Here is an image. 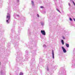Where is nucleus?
Returning a JSON list of instances; mask_svg holds the SVG:
<instances>
[{"label":"nucleus","instance_id":"nucleus-1","mask_svg":"<svg viewBox=\"0 0 75 75\" xmlns=\"http://www.w3.org/2000/svg\"><path fill=\"white\" fill-rule=\"evenodd\" d=\"M10 13H8L7 15L6 16V22L8 24L9 23L8 20H10Z\"/></svg>","mask_w":75,"mask_h":75},{"label":"nucleus","instance_id":"nucleus-2","mask_svg":"<svg viewBox=\"0 0 75 75\" xmlns=\"http://www.w3.org/2000/svg\"><path fill=\"white\" fill-rule=\"evenodd\" d=\"M41 33L43 35H45V32L44 30H41Z\"/></svg>","mask_w":75,"mask_h":75},{"label":"nucleus","instance_id":"nucleus-3","mask_svg":"<svg viewBox=\"0 0 75 75\" xmlns=\"http://www.w3.org/2000/svg\"><path fill=\"white\" fill-rule=\"evenodd\" d=\"M62 48L64 52V53L67 52V50H66L64 47H62Z\"/></svg>","mask_w":75,"mask_h":75},{"label":"nucleus","instance_id":"nucleus-4","mask_svg":"<svg viewBox=\"0 0 75 75\" xmlns=\"http://www.w3.org/2000/svg\"><path fill=\"white\" fill-rule=\"evenodd\" d=\"M52 57L53 59H54V50H52Z\"/></svg>","mask_w":75,"mask_h":75},{"label":"nucleus","instance_id":"nucleus-5","mask_svg":"<svg viewBox=\"0 0 75 75\" xmlns=\"http://www.w3.org/2000/svg\"><path fill=\"white\" fill-rule=\"evenodd\" d=\"M61 42L62 44V45H64V41L63 40H62Z\"/></svg>","mask_w":75,"mask_h":75},{"label":"nucleus","instance_id":"nucleus-6","mask_svg":"<svg viewBox=\"0 0 75 75\" xmlns=\"http://www.w3.org/2000/svg\"><path fill=\"white\" fill-rule=\"evenodd\" d=\"M41 24L42 25V26L44 25V23L43 22H41Z\"/></svg>","mask_w":75,"mask_h":75},{"label":"nucleus","instance_id":"nucleus-7","mask_svg":"<svg viewBox=\"0 0 75 75\" xmlns=\"http://www.w3.org/2000/svg\"><path fill=\"white\" fill-rule=\"evenodd\" d=\"M66 45L67 47L68 48L69 47V44H67V43H66Z\"/></svg>","mask_w":75,"mask_h":75},{"label":"nucleus","instance_id":"nucleus-8","mask_svg":"<svg viewBox=\"0 0 75 75\" xmlns=\"http://www.w3.org/2000/svg\"><path fill=\"white\" fill-rule=\"evenodd\" d=\"M32 6H34V1H32Z\"/></svg>","mask_w":75,"mask_h":75},{"label":"nucleus","instance_id":"nucleus-9","mask_svg":"<svg viewBox=\"0 0 75 75\" xmlns=\"http://www.w3.org/2000/svg\"><path fill=\"white\" fill-rule=\"evenodd\" d=\"M43 47H45V48H46V47H47V46L45 45H43Z\"/></svg>","mask_w":75,"mask_h":75},{"label":"nucleus","instance_id":"nucleus-10","mask_svg":"<svg viewBox=\"0 0 75 75\" xmlns=\"http://www.w3.org/2000/svg\"><path fill=\"white\" fill-rule=\"evenodd\" d=\"M47 71H49V68H48V67H47Z\"/></svg>","mask_w":75,"mask_h":75},{"label":"nucleus","instance_id":"nucleus-11","mask_svg":"<svg viewBox=\"0 0 75 75\" xmlns=\"http://www.w3.org/2000/svg\"><path fill=\"white\" fill-rule=\"evenodd\" d=\"M23 73L22 72H21L20 74V75H23Z\"/></svg>","mask_w":75,"mask_h":75},{"label":"nucleus","instance_id":"nucleus-12","mask_svg":"<svg viewBox=\"0 0 75 75\" xmlns=\"http://www.w3.org/2000/svg\"><path fill=\"white\" fill-rule=\"evenodd\" d=\"M69 20H70V21H72V19L71 18H69Z\"/></svg>","mask_w":75,"mask_h":75},{"label":"nucleus","instance_id":"nucleus-13","mask_svg":"<svg viewBox=\"0 0 75 75\" xmlns=\"http://www.w3.org/2000/svg\"><path fill=\"white\" fill-rule=\"evenodd\" d=\"M62 38H63L64 40V39H65V37H64V36H62Z\"/></svg>","mask_w":75,"mask_h":75},{"label":"nucleus","instance_id":"nucleus-14","mask_svg":"<svg viewBox=\"0 0 75 75\" xmlns=\"http://www.w3.org/2000/svg\"><path fill=\"white\" fill-rule=\"evenodd\" d=\"M40 8H44V7H43V6H40Z\"/></svg>","mask_w":75,"mask_h":75},{"label":"nucleus","instance_id":"nucleus-15","mask_svg":"<svg viewBox=\"0 0 75 75\" xmlns=\"http://www.w3.org/2000/svg\"><path fill=\"white\" fill-rule=\"evenodd\" d=\"M37 17H39L40 16H39V14H37Z\"/></svg>","mask_w":75,"mask_h":75},{"label":"nucleus","instance_id":"nucleus-16","mask_svg":"<svg viewBox=\"0 0 75 75\" xmlns=\"http://www.w3.org/2000/svg\"><path fill=\"white\" fill-rule=\"evenodd\" d=\"M69 6H71V4L70 3H69Z\"/></svg>","mask_w":75,"mask_h":75},{"label":"nucleus","instance_id":"nucleus-17","mask_svg":"<svg viewBox=\"0 0 75 75\" xmlns=\"http://www.w3.org/2000/svg\"><path fill=\"white\" fill-rule=\"evenodd\" d=\"M73 20H74V21L75 22V18H73Z\"/></svg>","mask_w":75,"mask_h":75},{"label":"nucleus","instance_id":"nucleus-18","mask_svg":"<svg viewBox=\"0 0 75 75\" xmlns=\"http://www.w3.org/2000/svg\"><path fill=\"white\" fill-rule=\"evenodd\" d=\"M57 11H59V10L58 9H57Z\"/></svg>","mask_w":75,"mask_h":75},{"label":"nucleus","instance_id":"nucleus-19","mask_svg":"<svg viewBox=\"0 0 75 75\" xmlns=\"http://www.w3.org/2000/svg\"><path fill=\"white\" fill-rule=\"evenodd\" d=\"M72 1V0H70V1Z\"/></svg>","mask_w":75,"mask_h":75}]
</instances>
